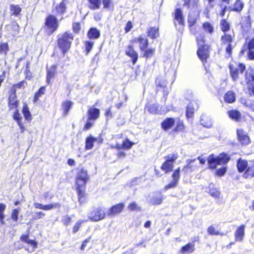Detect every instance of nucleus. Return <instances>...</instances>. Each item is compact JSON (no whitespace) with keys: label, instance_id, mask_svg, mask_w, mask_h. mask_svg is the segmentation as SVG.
<instances>
[{"label":"nucleus","instance_id":"1","mask_svg":"<svg viewBox=\"0 0 254 254\" xmlns=\"http://www.w3.org/2000/svg\"><path fill=\"white\" fill-rule=\"evenodd\" d=\"M73 39L72 33L67 32L58 36V46L64 55L69 49Z\"/></svg>","mask_w":254,"mask_h":254},{"label":"nucleus","instance_id":"2","mask_svg":"<svg viewBox=\"0 0 254 254\" xmlns=\"http://www.w3.org/2000/svg\"><path fill=\"white\" fill-rule=\"evenodd\" d=\"M230 157L226 154L222 153L218 156L211 154L207 158L209 167L211 169H215L217 165H226L230 160Z\"/></svg>","mask_w":254,"mask_h":254},{"label":"nucleus","instance_id":"3","mask_svg":"<svg viewBox=\"0 0 254 254\" xmlns=\"http://www.w3.org/2000/svg\"><path fill=\"white\" fill-rule=\"evenodd\" d=\"M89 179L87 173L83 168L77 169L76 177V188H85V185Z\"/></svg>","mask_w":254,"mask_h":254},{"label":"nucleus","instance_id":"4","mask_svg":"<svg viewBox=\"0 0 254 254\" xmlns=\"http://www.w3.org/2000/svg\"><path fill=\"white\" fill-rule=\"evenodd\" d=\"M105 215L106 209L103 207H98L88 214V218L92 221L98 222L104 219Z\"/></svg>","mask_w":254,"mask_h":254},{"label":"nucleus","instance_id":"5","mask_svg":"<svg viewBox=\"0 0 254 254\" xmlns=\"http://www.w3.org/2000/svg\"><path fill=\"white\" fill-rule=\"evenodd\" d=\"M165 162L161 166V169L164 171L165 173H168L172 171L173 168V164L178 158L177 154H171L164 157Z\"/></svg>","mask_w":254,"mask_h":254},{"label":"nucleus","instance_id":"6","mask_svg":"<svg viewBox=\"0 0 254 254\" xmlns=\"http://www.w3.org/2000/svg\"><path fill=\"white\" fill-rule=\"evenodd\" d=\"M174 25L178 30L181 31L185 25L183 14L181 8H178L174 13Z\"/></svg>","mask_w":254,"mask_h":254},{"label":"nucleus","instance_id":"7","mask_svg":"<svg viewBox=\"0 0 254 254\" xmlns=\"http://www.w3.org/2000/svg\"><path fill=\"white\" fill-rule=\"evenodd\" d=\"M45 25L49 29L52 33L55 31L59 27L57 18L53 15H49L47 16L45 21Z\"/></svg>","mask_w":254,"mask_h":254},{"label":"nucleus","instance_id":"8","mask_svg":"<svg viewBox=\"0 0 254 254\" xmlns=\"http://www.w3.org/2000/svg\"><path fill=\"white\" fill-rule=\"evenodd\" d=\"M209 46L208 45L199 47L197 54L202 63L206 62L207 59L209 57Z\"/></svg>","mask_w":254,"mask_h":254},{"label":"nucleus","instance_id":"9","mask_svg":"<svg viewBox=\"0 0 254 254\" xmlns=\"http://www.w3.org/2000/svg\"><path fill=\"white\" fill-rule=\"evenodd\" d=\"M245 66L242 64H240L237 67H232L230 66V74L233 80L235 81L239 78V73L240 71L241 73H243L245 70Z\"/></svg>","mask_w":254,"mask_h":254},{"label":"nucleus","instance_id":"10","mask_svg":"<svg viewBox=\"0 0 254 254\" xmlns=\"http://www.w3.org/2000/svg\"><path fill=\"white\" fill-rule=\"evenodd\" d=\"M187 164L183 168L182 171L185 173L193 171L196 170L198 166L197 163H195L196 159H188L186 161Z\"/></svg>","mask_w":254,"mask_h":254},{"label":"nucleus","instance_id":"11","mask_svg":"<svg viewBox=\"0 0 254 254\" xmlns=\"http://www.w3.org/2000/svg\"><path fill=\"white\" fill-rule=\"evenodd\" d=\"M67 2V0H63L60 4L56 6L53 12L57 15H62L66 11Z\"/></svg>","mask_w":254,"mask_h":254},{"label":"nucleus","instance_id":"12","mask_svg":"<svg viewBox=\"0 0 254 254\" xmlns=\"http://www.w3.org/2000/svg\"><path fill=\"white\" fill-rule=\"evenodd\" d=\"M21 240L31 246V248L27 249V251L29 253H32L34 252V250L37 247V243L34 240L29 239L28 235H22L21 237Z\"/></svg>","mask_w":254,"mask_h":254},{"label":"nucleus","instance_id":"13","mask_svg":"<svg viewBox=\"0 0 254 254\" xmlns=\"http://www.w3.org/2000/svg\"><path fill=\"white\" fill-rule=\"evenodd\" d=\"M21 240L31 246V248L27 249V251L29 253H32L34 252V250L37 247V243L34 240L29 239L28 235H22L21 237Z\"/></svg>","mask_w":254,"mask_h":254},{"label":"nucleus","instance_id":"14","mask_svg":"<svg viewBox=\"0 0 254 254\" xmlns=\"http://www.w3.org/2000/svg\"><path fill=\"white\" fill-rule=\"evenodd\" d=\"M21 240L31 246V248L27 249V251L29 253H32L34 252V250L37 247V243L34 240L29 239L28 235H22L21 237Z\"/></svg>","mask_w":254,"mask_h":254},{"label":"nucleus","instance_id":"15","mask_svg":"<svg viewBox=\"0 0 254 254\" xmlns=\"http://www.w3.org/2000/svg\"><path fill=\"white\" fill-rule=\"evenodd\" d=\"M134 41L139 44V47L141 51H144L148 46V40L144 35L139 36Z\"/></svg>","mask_w":254,"mask_h":254},{"label":"nucleus","instance_id":"16","mask_svg":"<svg viewBox=\"0 0 254 254\" xmlns=\"http://www.w3.org/2000/svg\"><path fill=\"white\" fill-rule=\"evenodd\" d=\"M96 141H98V143H100L102 142V140L94 137L92 135H90L89 136L86 137L85 140V149L86 150H90L92 149L94 146V142Z\"/></svg>","mask_w":254,"mask_h":254},{"label":"nucleus","instance_id":"17","mask_svg":"<svg viewBox=\"0 0 254 254\" xmlns=\"http://www.w3.org/2000/svg\"><path fill=\"white\" fill-rule=\"evenodd\" d=\"M126 54L132 59L133 64H134L138 59V54L134 50L133 47L131 45L128 46L126 50Z\"/></svg>","mask_w":254,"mask_h":254},{"label":"nucleus","instance_id":"18","mask_svg":"<svg viewBox=\"0 0 254 254\" xmlns=\"http://www.w3.org/2000/svg\"><path fill=\"white\" fill-rule=\"evenodd\" d=\"M175 123V119L172 118H168L161 123V127L164 130L171 128Z\"/></svg>","mask_w":254,"mask_h":254},{"label":"nucleus","instance_id":"19","mask_svg":"<svg viewBox=\"0 0 254 254\" xmlns=\"http://www.w3.org/2000/svg\"><path fill=\"white\" fill-rule=\"evenodd\" d=\"M237 135L242 144L247 145L250 143L249 137L245 133L242 129L237 130Z\"/></svg>","mask_w":254,"mask_h":254},{"label":"nucleus","instance_id":"20","mask_svg":"<svg viewBox=\"0 0 254 254\" xmlns=\"http://www.w3.org/2000/svg\"><path fill=\"white\" fill-rule=\"evenodd\" d=\"M245 226L242 225L239 226L235 232V237L236 241H242L243 238L245 236Z\"/></svg>","mask_w":254,"mask_h":254},{"label":"nucleus","instance_id":"21","mask_svg":"<svg viewBox=\"0 0 254 254\" xmlns=\"http://www.w3.org/2000/svg\"><path fill=\"white\" fill-rule=\"evenodd\" d=\"M100 111L98 109L91 107L88 111V120H95L99 117Z\"/></svg>","mask_w":254,"mask_h":254},{"label":"nucleus","instance_id":"22","mask_svg":"<svg viewBox=\"0 0 254 254\" xmlns=\"http://www.w3.org/2000/svg\"><path fill=\"white\" fill-rule=\"evenodd\" d=\"M147 36L151 39H156L159 36V28L151 27L147 29Z\"/></svg>","mask_w":254,"mask_h":254},{"label":"nucleus","instance_id":"23","mask_svg":"<svg viewBox=\"0 0 254 254\" xmlns=\"http://www.w3.org/2000/svg\"><path fill=\"white\" fill-rule=\"evenodd\" d=\"M245 178H252L254 177V161L251 162L243 175Z\"/></svg>","mask_w":254,"mask_h":254},{"label":"nucleus","instance_id":"24","mask_svg":"<svg viewBox=\"0 0 254 254\" xmlns=\"http://www.w3.org/2000/svg\"><path fill=\"white\" fill-rule=\"evenodd\" d=\"M124 205L120 203L112 207L107 212L108 215H115L120 213L123 209Z\"/></svg>","mask_w":254,"mask_h":254},{"label":"nucleus","instance_id":"25","mask_svg":"<svg viewBox=\"0 0 254 254\" xmlns=\"http://www.w3.org/2000/svg\"><path fill=\"white\" fill-rule=\"evenodd\" d=\"M18 101L16 98L15 93L9 95L8 98V106L10 110L16 109L17 107Z\"/></svg>","mask_w":254,"mask_h":254},{"label":"nucleus","instance_id":"26","mask_svg":"<svg viewBox=\"0 0 254 254\" xmlns=\"http://www.w3.org/2000/svg\"><path fill=\"white\" fill-rule=\"evenodd\" d=\"M227 114L231 119L237 122H240L241 121V114L239 111L232 110L228 111Z\"/></svg>","mask_w":254,"mask_h":254},{"label":"nucleus","instance_id":"27","mask_svg":"<svg viewBox=\"0 0 254 254\" xmlns=\"http://www.w3.org/2000/svg\"><path fill=\"white\" fill-rule=\"evenodd\" d=\"M200 123L203 127H210L212 125V121L209 117L202 115L201 116Z\"/></svg>","mask_w":254,"mask_h":254},{"label":"nucleus","instance_id":"28","mask_svg":"<svg viewBox=\"0 0 254 254\" xmlns=\"http://www.w3.org/2000/svg\"><path fill=\"white\" fill-rule=\"evenodd\" d=\"M248 165L247 161L245 160L239 159L237 161V167L240 173L243 172L247 169Z\"/></svg>","mask_w":254,"mask_h":254},{"label":"nucleus","instance_id":"29","mask_svg":"<svg viewBox=\"0 0 254 254\" xmlns=\"http://www.w3.org/2000/svg\"><path fill=\"white\" fill-rule=\"evenodd\" d=\"M77 191L78 196V201L80 204H82L85 202L86 199L85 197V188H76Z\"/></svg>","mask_w":254,"mask_h":254},{"label":"nucleus","instance_id":"30","mask_svg":"<svg viewBox=\"0 0 254 254\" xmlns=\"http://www.w3.org/2000/svg\"><path fill=\"white\" fill-rule=\"evenodd\" d=\"M235 94L231 91L227 92L224 96V100L227 103H232L235 101Z\"/></svg>","mask_w":254,"mask_h":254},{"label":"nucleus","instance_id":"31","mask_svg":"<svg viewBox=\"0 0 254 254\" xmlns=\"http://www.w3.org/2000/svg\"><path fill=\"white\" fill-rule=\"evenodd\" d=\"M57 65L56 64L53 65L50 69L47 71V82L49 84L50 82V79L52 78L56 73Z\"/></svg>","mask_w":254,"mask_h":254},{"label":"nucleus","instance_id":"32","mask_svg":"<svg viewBox=\"0 0 254 254\" xmlns=\"http://www.w3.org/2000/svg\"><path fill=\"white\" fill-rule=\"evenodd\" d=\"M194 250V245L191 243H188L186 246L183 247L180 250V253L185 254L186 253H191Z\"/></svg>","mask_w":254,"mask_h":254},{"label":"nucleus","instance_id":"33","mask_svg":"<svg viewBox=\"0 0 254 254\" xmlns=\"http://www.w3.org/2000/svg\"><path fill=\"white\" fill-rule=\"evenodd\" d=\"M10 12L11 15L18 16L21 11V8L18 5L10 4Z\"/></svg>","mask_w":254,"mask_h":254},{"label":"nucleus","instance_id":"34","mask_svg":"<svg viewBox=\"0 0 254 254\" xmlns=\"http://www.w3.org/2000/svg\"><path fill=\"white\" fill-rule=\"evenodd\" d=\"M234 38V35H231L230 34H225L222 36L221 41L222 44L226 45L229 43H232Z\"/></svg>","mask_w":254,"mask_h":254},{"label":"nucleus","instance_id":"35","mask_svg":"<svg viewBox=\"0 0 254 254\" xmlns=\"http://www.w3.org/2000/svg\"><path fill=\"white\" fill-rule=\"evenodd\" d=\"M198 15L197 13H189L188 18V21L190 27H192L195 24L197 20Z\"/></svg>","mask_w":254,"mask_h":254},{"label":"nucleus","instance_id":"36","mask_svg":"<svg viewBox=\"0 0 254 254\" xmlns=\"http://www.w3.org/2000/svg\"><path fill=\"white\" fill-rule=\"evenodd\" d=\"M100 32L96 28H92L88 32V36L90 39H97L100 37Z\"/></svg>","mask_w":254,"mask_h":254},{"label":"nucleus","instance_id":"37","mask_svg":"<svg viewBox=\"0 0 254 254\" xmlns=\"http://www.w3.org/2000/svg\"><path fill=\"white\" fill-rule=\"evenodd\" d=\"M73 105L72 102L66 100L62 103V107L64 110V114L66 115Z\"/></svg>","mask_w":254,"mask_h":254},{"label":"nucleus","instance_id":"38","mask_svg":"<svg viewBox=\"0 0 254 254\" xmlns=\"http://www.w3.org/2000/svg\"><path fill=\"white\" fill-rule=\"evenodd\" d=\"M194 108L193 103L190 102L187 107L186 116L187 118H191L194 114Z\"/></svg>","mask_w":254,"mask_h":254},{"label":"nucleus","instance_id":"39","mask_svg":"<svg viewBox=\"0 0 254 254\" xmlns=\"http://www.w3.org/2000/svg\"><path fill=\"white\" fill-rule=\"evenodd\" d=\"M244 7V3L240 0H237L233 5L232 10L235 11L240 12Z\"/></svg>","mask_w":254,"mask_h":254},{"label":"nucleus","instance_id":"40","mask_svg":"<svg viewBox=\"0 0 254 254\" xmlns=\"http://www.w3.org/2000/svg\"><path fill=\"white\" fill-rule=\"evenodd\" d=\"M155 83L158 87L165 88L166 87L167 81L163 76H159L156 79Z\"/></svg>","mask_w":254,"mask_h":254},{"label":"nucleus","instance_id":"41","mask_svg":"<svg viewBox=\"0 0 254 254\" xmlns=\"http://www.w3.org/2000/svg\"><path fill=\"white\" fill-rule=\"evenodd\" d=\"M89 7L92 10L99 9L101 4V0H89Z\"/></svg>","mask_w":254,"mask_h":254},{"label":"nucleus","instance_id":"42","mask_svg":"<svg viewBox=\"0 0 254 254\" xmlns=\"http://www.w3.org/2000/svg\"><path fill=\"white\" fill-rule=\"evenodd\" d=\"M207 233L211 235H221L224 236L225 234L224 233H220L219 231L217 230L216 228L213 226H210L207 228Z\"/></svg>","mask_w":254,"mask_h":254},{"label":"nucleus","instance_id":"43","mask_svg":"<svg viewBox=\"0 0 254 254\" xmlns=\"http://www.w3.org/2000/svg\"><path fill=\"white\" fill-rule=\"evenodd\" d=\"M22 113L27 121H30L31 120V116L30 112L29 111L28 107L27 105H24L22 109Z\"/></svg>","mask_w":254,"mask_h":254},{"label":"nucleus","instance_id":"44","mask_svg":"<svg viewBox=\"0 0 254 254\" xmlns=\"http://www.w3.org/2000/svg\"><path fill=\"white\" fill-rule=\"evenodd\" d=\"M158 106L157 104L148 105L146 106L145 109L150 113L156 114L157 113Z\"/></svg>","mask_w":254,"mask_h":254},{"label":"nucleus","instance_id":"45","mask_svg":"<svg viewBox=\"0 0 254 254\" xmlns=\"http://www.w3.org/2000/svg\"><path fill=\"white\" fill-rule=\"evenodd\" d=\"M9 51V47L7 43H1L0 45V54L4 55L5 56L7 55Z\"/></svg>","mask_w":254,"mask_h":254},{"label":"nucleus","instance_id":"46","mask_svg":"<svg viewBox=\"0 0 254 254\" xmlns=\"http://www.w3.org/2000/svg\"><path fill=\"white\" fill-rule=\"evenodd\" d=\"M221 29L224 32H226L228 31L230 28L229 23L226 21L225 19L221 20L220 22Z\"/></svg>","mask_w":254,"mask_h":254},{"label":"nucleus","instance_id":"47","mask_svg":"<svg viewBox=\"0 0 254 254\" xmlns=\"http://www.w3.org/2000/svg\"><path fill=\"white\" fill-rule=\"evenodd\" d=\"M46 88L45 86L41 87L38 91L35 94L34 97V102H36L39 100L40 97L45 94Z\"/></svg>","mask_w":254,"mask_h":254},{"label":"nucleus","instance_id":"48","mask_svg":"<svg viewBox=\"0 0 254 254\" xmlns=\"http://www.w3.org/2000/svg\"><path fill=\"white\" fill-rule=\"evenodd\" d=\"M60 204L59 203H56L54 204H49L44 205L43 210H50L54 208L60 207Z\"/></svg>","mask_w":254,"mask_h":254},{"label":"nucleus","instance_id":"49","mask_svg":"<svg viewBox=\"0 0 254 254\" xmlns=\"http://www.w3.org/2000/svg\"><path fill=\"white\" fill-rule=\"evenodd\" d=\"M86 221V220H78L75 224V225L74 226V227H73V230H72V231H73V233H76L79 229L80 226H81V225L85 222Z\"/></svg>","mask_w":254,"mask_h":254},{"label":"nucleus","instance_id":"50","mask_svg":"<svg viewBox=\"0 0 254 254\" xmlns=\"http://www.w3.org/2000/svg\"><path fill=\"white\" fill-rule=\"evenodd\" d=\"M203 27L205 31L208 32L210 34L213 32V26L208 22H205L203 24Z\"/></svg>","mask_w":254,"mask_h":254},{"label":"nucleus","instance_id":"51","mask_svg":"<svg viewBox=\"0 0 254 254\" xmlns=\"http://www.w3.org/2000/svg\"><path fill=\"white\" fill-rule=\"evenodd\" d=\"M20 211V208L14 209L13 210L11 214V218L12 220L16 222L18 220V216Z\"/></svg>","mask_w":254,"mask_h":254},{"label":"nucleus","instance_id":"52","mask_svg":"<svg viewBox=\"0 0 254 254\" xmlns=\"http://www.w3.org/2000/svg\"><path fill=\"white\" fill-rule=\"evenodd\" d=\"M155 50L153 49H149L146 50V49L143 51L144 52V53L143 54V57H146L147 58L151 57L154 53Z\"/></svg>","mask_w":254,"mask_h":254},{"label":"nucleus","instance_id":"53","mask_svg":"<svg viewBox=\"0 0 254 254\" xmlns=\"http://www.w3.org/2000/svg\"><path fill=\"white\" fill-rule=\"evenodd\" d=\"M162 201V197H153L151 199L150 202L153 204H160Z\"/></svg>","mask_w":254,"mask_h":254},{"label":"nucleus","instance_id":"54","mask_svg":"<svg viewBox=\"0 0 254 254\" xmlns=\"http://www.w3.org/2000/svg\"><path fill=\"white\" fill-rule=\"evenodd\" d=\"M128 209L130 211L140 210V208L135 202H131L128 206Z\"/></svg>","mask_w":254,"mask_h":254},{"label":"nucleus","instance_id":"55","mask_svg":"<svg viewBox=\"0 0 254 254\" xmlns=\"http://www.w3.org/2000/svg\"><path fill=\"white\" fill-rule=\"evenodd\" d=\"M133 143L129 141L128 139H126L123 143V148L126 149H128L131 148Z\"/></svg>","mask_w":254,"mask_h":254},{"label":"nucleus","instance_id":"56","mask_svg":"<svg viewBox=\"0 0 254 254\" xmlns=\"http://www.w3.org/2000/svg\"><path fill=\"white\" fill-rule=\"evenodd\" d=\"M180 169L179 168L174 172L172 174L173 180L179 182V180L180 179Z\"/></svg>","mask_w":254,"mask_h":254},{"label":"nucleus","instance_id":"57","mask_svg":"<svg viewBox=\"0 0 254 254\" xmlns=\"http://www.w3.org/2000/svg\"><path fill=\"white\" fill-rule=\"evenodd\" d=\"M178 183V182L173 180V181L171 182H170L167 185L165 186L164 188L165 190H167L171 188H174L177 186Z\"/></svg>","mask_w":254,"mask_h":254},{"label":"nucleus","instance_id":"58","mask_svg":"<svg viewBox=\"0 0 254 254\" xmlns=\"http://www.w3.org/2000/svg\"><path fill=\"white\" fill-rule=\"evenodd\" d=\"M13 118L14 120L16 121L17 124L19 123V122H21V120L22 119V117L20 114L18 113V110L16 109L15 112L14 113Z\"/></svg>","mask_w":254,"mask_h":254},{"label":"nucleus","instance_id":"59","mask_svg":"<svg viewBox=\"0 0 254 254\" xmlns=\"http://www.w3.org/2000/svg\"><path fill=\"white\" fill-rule=\"evenodd\" d=\"M93 45V43L92 42L87 41L85 43V49L86 51V54L87 55L91 50L92 49Z\"/></svg>","mask_w":254,"mask_h":254},{"label":"nucleus","instance_id":"60","mask_svg":"<svg viewBox=\"0 0 254 254\" xmlns=\"http://www.w3.org/2000/svg\"><path fill=\"white\" fill-rule=\"evenodd\" d=\"M246 80L247 82L254 81V73L247 72L246 73Z\"/></svg>","mask_w":254,"mask_h":254},{"label":"nucleus","instance_id":"61","mask_svg":"<svg viewBox=\"0 0 254 254\" xmlns=\"http://www.w3.org/2000/svg\"><path fill=\"white\" fill-rule=\"evenodd\" d=\"M227 171L226 167H223L216 170V174L219 176H222L224 175Z\"/></svg>","mask_w":254,"mask_h":254},{"label":"nucleus","instance_id":"62","mask_svg":"<svg viewBox=\"0 0 254 254\" xmlns=\"http://www.w3.org/2000/svg\"><path fill=\"white\" fill-rule=\"evenodd\" d=\"M196 41L199 47H202L205 46L204 37L203 36H199L197 37Z\"/></svg>","mask_w":254,"mask_h":254},{"label":"nucleus","instance_id":"63","mask_svg":"<svg viewBox=\"0 0 254 254\" xmlns=\"http://www.w3.org/2000/svg\"><path fill=\"white\" fill-rule=\"evenodd\" d=\"M45 213L42 211L36 212L33 216V219L35 220L40 219L43 218L45 216Z\"/></svg>","mask_w":254,"mask_h":254},{"label":"nucleus","instance_id":"64","mask_svg":"<svg viewBox=\"0 0 254 254\" xmlns=\"http://www.w3.org/2000/svg\"><path fill=\"white\" fill-rule=\"evenodd\" d=\"M62 221L65 225L67 226L70 223L71 218L68 215H66L63 217Z\"/></svg>","mask_w":254,"mask_h":254}]
</instances>
